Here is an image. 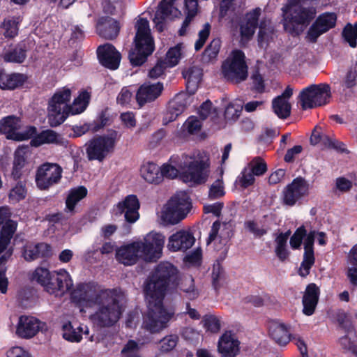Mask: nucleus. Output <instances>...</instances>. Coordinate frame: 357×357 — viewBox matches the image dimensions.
<instances>
[{"instance_id": "nucleus-1", "label": "nucleus", "mask_w": 357, "mask_h": 357, "mask_svg": "<svg viewBox=\"0 0 357 357\" xmlns=\"http://www.w3.org/2000/svg\"><path fill=\"white\" fill-rule=\"evenodd\" d=\"M176 268L169 262H162L144 283L146 312L143 327L151 333H158L167 326L174 313L165 307L162 301L167 286L176 280Z\"/></svg>"}, {"instance_id": "nucleus-2", "label": "nucleus", "mask_w": 357, "mask_h": 357, "mask_svg": "<svg viewBox=\"0 0 357 357\" xmlns=\"http://www.w3.org/2000/svg\"><path fill=\"white\" fill-rule=\"evenodd\" d=\"M165 236L160 232L151 231L143 240L123 245L116 251V259L126 266L135 264L137 260L152 262L160 258Z\"/></svg>"}, {"instance_id": "nucleus-3", "label": "nucleus", "mask_w": 357, "mask_h": 357, "mask_svg": "<svg viewBox=\"0 0 357 357\" xmlns=\"http://www.w3.org/2000/svg\"><path fill=\"white\" fill-rule=\"evenodd\" d=\"M125 296L120 289H108L96 298L95 312L91 314V322L99 327H111L121 318L124 311Z\"/></svg>"}, {"instance_id": "nucleus-4", "label": "nucleus", "mask_w": 357, "mask_h": 357, "mask_svg": "<svg viewBox=\"0 0 357 357\" xmlns=\"http://www.w3.org/2000/svg\"><path fill=\"white\" fill-rule=\"evenodd\" d=\"M30 279L54 297H61L73 287V280L65 268L51 271L45 266H37L32 271Z\"/></svg>"}, {"instance_id": "nucleus-5", "label": "nucleus", "mask_w": 357, "mask_h": 357, "mask_svg": "<svg viewBox=\"0 0 357 357\" xmlns=\"http://www.w3.org/2000/svg\"><path fill=\"white\" fill-rule=\"evenodd\" d=\"M209 155L204 151H195L190 155L181 156L178 167L181 178L190 186L206 182L209 177Z\"/></svg>"}, {"instance_id": "nucleus-6", "label": "nucleus", "mask_w": 357, "mask_h": 357, "mask_svg": "<svg viewBox=\"0 0 357 357\" xmlns=\"http://www.w3.org/2000/svg\"><path fill=\"white\" fill-rule=\"evenodd\" d=\"M10 211L7 206L0 207V225H2L0 236V291L5 294L7 290L8 281L3 267L13 255V248L10 246V240L16 231L17 224L10 219Z\"/></svg>"}, {"instance_id": "nucleus-7", "label": "nucleus", "mask_w": 357, "mask_h": 357, "mask_svg": "<svg viewBox=\"0 0 357 357\" xmlns=\"http://www.w3.org/2000/svg\"><path fill=\"white\" fill-rule=\"evenodd\" d=\"M306 0H288L282 8L284 30L289 33H299L315 15L313 7L305 8Z\"/></svg>"}, {"instance_id": "nucleus-8", "label": "nucleus", "mask_w": 357, "mask_h": 357, "mask_svg": "<svg viewBox=\"0 0 357 357\" xmlns=\"http://www.w3.org/2000/svg\"><path fill=\"white\" fill-rule=\"evenodd\" d=\"M135 48L129 54L131 64L139 66L143 64L147 56L154 51V41L151 36L149 21L144 18L137 20Z\"/></svg>"}, {"instance_id": "nucleus-9", "label": "nucleus", "mask_w": 357, "mask_h": 357, "mask_svg": "<svg viewBox=\"0 0 357 357\" xmlns=\"http://www.w3.org/2000/svg\"><path fill=\"white\" fill-rule=\"evenodd\" d=\"M190 207L188 194L178 192L156 213L158 222L164 226L179 223L189 213Z\"/></svg>"}, {"instance_id": "nucleus-10", "label": "nucleus", "mask_w": 357, "mask_h": 357, "mask_svg": "<svg viewBox=\"0 0 357 357\" xmlns=\"http://www.w3.org/2000/svg\"><path fill=\"white\" fill-rule=\"evenodd\" d=\"M75 86L67 85L57 89L52 96L47 107V117L51 126H57L63 123L69 111V102Z\"/></svg>"}, {"instance_id": "nucleus-11", "label": "nucleus", "mask_w": 357, "mask_h": 357, "mask_svg": "<svg viewBox=\"0 0 357 357\" xmlns=\"http://www.w3.org/2000/svg\"><path fill=\"white\" fill-rule=\"evenodd\" d=\"M119 135L114 130L105 135L91 139L86 146V153L89 160L102 161L114 151L115 144Z\"/></svg>"}, {"instance_id": "nucleus-12", "label": "nucleus", "mask_w": 357, "mask_h": 357, "mask_svg": "<svg viewBox=\"0 0 357 357\" xmlns=\"http://www.w3.org/2000/svg\"><path fill=\"white\" fill-rule=\"evenodd\" d=\"M222 74L227 80L239 83L248 77V66L243 52L236 50L222 63Z\"/></svg>"}, {"instance_id": "nucleus-13", "label": "nucleus", "mask_w": 357, "mask_h": 357, "mask_svg": "<svg viewBox=\"0 0 357 357\" xmlns=\"http://www.w3.org/2000/svg\"><path fill=\"white\" fill-rule=\"evenodd\" d=\"M331 89L327 84L311 85L300 93L301 106L303 109H310L328 104Z\"/></svg>"}, {"instance_id": "nucleus-14", "label": "nucleus", "mask_w": 357, "mask_h": 357, "mask_svg": "<svg viewBox=\"0 0 357 357\" xmlns=\"http://www.w3.org/2000/svg\"><path fill=\"white\" fill-rule=\"evenodd\" d=\"M63 169L56 163L45 162L38 167L35 182L40 190H47L61 181Z\"/></svg>"}, {"instance_id": "nucleus-15", "label": "nucleus", "mask_w": 357, "mask_h": 357, "mask_svg": "<svg viewBox=\"0 0 357 357\" xmlns=\"http://www.w3.org/2000/svg\"><path fill=\"white\" fill-rule=\"evenodd\" d=\"M108 289L93 282L79 283L70 293L71 299L80 306L92 307L100 294Z\"/></svg>"}, {"instance_id": "nucleus-16", "label": "nucleus", "mask_w": 357, "mask_h": 357, "mask_svg": "<svg viewBox=\"0 0 357 357\" xmlns=\"http://www.w3.org/2000/svg\"><path fill=\"white\" fill-rule=\"evenodd\" d=\"M317 239L319 245L324 246L327 243V238L324 232L310 231L304 240L303 260L299 268V275L305 277L309 275L310 268L314 265V242Z\"/></svg>"}, {"instance_id": "nucleus-17", "label": "nucleus", "mask_w": 357, "mask_h": 357, "mask_svg": "<svg viewBox=\"0 0 357 357\" xmlns=\"http://www.w3.org/2000/svg\"><path fill=\"white\" fill-rule=\"evenodd\" d=\"M20 126L19 118L9 116L0 121V132L6 135V138L15 141L31 139L36 135V130L34 126H29L25 130L19 131L17 130Z\"/></svg>"}, {"instance_id": "nucleus-18", "label": "nucleus", "mask_w": 357, "mask_h": 357, "mask_svg": "<svg viewBox=\"0 0 357 357\" xmlns=\"http://www.w3.org/2000/svg\"><path fill=\"white\" fill-rule=\"evenodd\" d=\"M220 228V223L218 221H215L212 228H211V231L209 233V236L208 239V244L211 243L212 242H214L216 243L217 242L220 243L221 246H222V251L220 252V257L218 258V261L214 264L213 268V273H212V278L214 286L218 287L220 284L221 280L224 279L225 273L224 270L222 268L220 260L223 261L227 255V248H225V245L227 243V239L228 238V236H218V231Z\"/></svg>"}, {"instance_id": "nucleus-19", "label": "nucleus", "mask_w": 357, "mask_h": 357, "mask_svg": "<svg viewBox=\"0 0 357 357\" xmlns=\"http://www.w3.org/2000/svg\"><path fill=\"white\" fill-rule=\"evenodd\" d=\"M309 193V184L303 178H296L284 190V203L294 206L296 202L307 196Z\"/></svg>"}, {"instance_id": "nucleus-20", "label": "nucleus", "mask_w": 357, "mask_h": 357, "mask_svg": "<svg viewBox=\"0 0 357 357\" xmlns=\"http://www.w3.org/2000/svg\"><path fill=\"white\" fill-rule=\"evenodd\" d=\"M139 203L135 195L127 196L124 200L117 203L114 207V213L116 215L124 213L125 219L130 223H134L139 220Z\"/></svg>"}, {"instance_id": "nucleus-21", "label": "nucleus", "mask_w": 357, "mask_h": 357, "mask_svg": "<svg viewBox=\"0 0 357 357\" xmlns=\"http://www.w3.org/2000/svg\"><path fill=\"white\" fill-rule=\"evenodd\" d=\"M22 257L31 262L40 258H47L52 255L51 245L45 243H26L22 248Z\"/></svg>"}, {"instance_id": "nucleus-22", "label": "nucleus", "mask_w": 357, "mask_h": 357, "mask_svg": "<svg viewBox=\"0 0 357 357\" xmlns=\"http://www.w3.org/2000/svg\"><path fill=\"white\" fill-rule=\"evenodd\" d=\"M43 323L30 316H21L17 323L16 335L24 339H30L41 330Z\"/></svg>"}, {"instance_id": "nucleus-23", "label": "nucleus", "mask_w": 357, "mask_h": 357, "mask_svg": "<svg viewBox=\"0 0 357 357\" xmlns=\"http://www.w3.org/2000/svg\"><path fill=\"white\" fill-rule=\"evenodd\" d=\"M336 15L332 13L321 14L310 26L308 31V37L311 40H315L321 34L335 26Z\"/></svg>"}, {"instance_id": "nucleus-24", "label": "nucleus", "mask_w": 357, "mask_h": 357, "mask_svg": "<svg viewBox=\"0 0 357 357\" xmlns=\"http://www.w3.org/2000/svg\"><path fill=\"white\" fill-rule=\"evenodd\" d=\"M191 95L186 93H181L171 100L169 103L168 112L165 114L164 119L165 123L174 121L179 114L184 112L187 105L191 102Z\"/></svg>"}, {"instance_id": "nucleus-25", "label": "nucleus", "mask_w": 357, "mask_h": 357, "mask_svg": "<svg viewBox=\"0 0 357 357\" xmlns=\"http://www.w3.org/2000/svg\"><path fill=\"white\" fill-rule=\"evenodd\" d=\"M97 57L101 65L107 68L114 70L119 66L120 53L109 44L100 45L97 49Z\"/></svg>"}, {"instance_id": "nucleus-26", "label": "nucleus", "mask_w": 357, "mask_h": 357, "mask_svg": "<svg viewBox=\"0 0 357 357\" xmlns=\"http://www.w3.org/2000/svg\"><path fill=\"white\" fill-rule=\"evenodd\" d=\"M174 1L175 0H162L156 10L153 22L156 29L160 32L164 30L165 20L179 13L178 10L174 6Z\"/></svg>"}, {"instance_id": "nucleus-27", "label": "nucleus", "mask_w": 357, "mask_h": 357, "mask_svg": "<svg viewBox=\"0 0 357 357\" xmlns=\"http://www.w3.org/2000/svg\"><path fill=\"white\" fill-rule=\"evenodd\" d=\"M218 351L222 357H235L239 352V341L231 332L226 331L219 338Z\"/></svg>"}, {"instance_id": "nucleus-28", "label": "nucleus", "mask_w": 357, "mask_h": 357, "mask_svg": "<svg viewBox=\"0 0 357 357\" xmlns=\"http://www.w3.org/2000/svg\"><path fill=\"white\" fill-rule=\"evenodd\" d=\"M195 237L190 232L185 230H180L169 238L167 248L169 250L185 251L193 246Z\"/></svg>"}, {"instance_id": "nucleus-29", "label": "nucleus", "mask_w": 357, "mask_h": 357, "mask_svg": "<svg viewBox=\"0 0 357 357\" xmlns=\"http://www.w3.org/2000/svg\"><path fill=\"white\" fill-rule=\"evenodd\" d=\"M260 12V8H255L245 14L244 20L240 25L241 40H249L253 36Z\"/></svg>"}, {"instance_id": "nucleus-30", "label": "nucleus", "mask_w": 357, "mask_h": 357, "mask_svg": "<svg viewBox=\"0 0 357 357\" xmlns=\"http://www.w3.org/2000/svg\"><path fill=\"white\" fill-rule=\"evenodd\" d=\"M162 91V84L160 82L155 84H144L139 87L136 93V100L140 106L155 100Z\"/></svg>"}, {"instance_id": "nucleus-31", "label": "nucleus", "mask_w": 357, "mask_h": 357, "mask_svg": "<svg viewBox=\"0 0 357 357\" xmlns=\"http://www.w3.org/2000/svg\"><path fill=\"white\" fill-rule=\"evenodd\" d=\"M291 326L283 322H273L269 326V335L279 345L284 346L289 344L291 336Z\"/></svg>"}, {"instance_id": "nucleus-32", "label": "nucleus", "mask_w": 357, "mask_h": 357, "mask_svg": "<svg viewBox=\"0 0 357 357\" xmlns=\"http://www.w3.org/2000/svg\"><path fill=\"white\" fill-rule=\"evenodd\" d=\"M319 296V289L314 283L308 284L304 291L303 297V314L307 316L312 315L317 306Z\"/></svg>"}, {"instance_id": "nucleus-33", "label": "nucleus", "mask_w": 357, "mask_h": 357, "mask_svg": "<svg viewBox=\"0 0 357 357\" xmlns=\"http://www.w3.org/2000/svg\"><path fill=\"white\" fill-rule=\"evenodd\" d=\"M62 337L70 342L78 343L82 338V335H88L89 329L86 326L80 325L75 327L70 322H64L61 326Z\"/></svg>"}, {"instance_id": "nucleus-34", "label": "nucleus", "mask_w": 357, "mask_h": 357, "mask_svg": "<svg viewBox=\"0 0 357 357\" xmlns=\"http://www.w3.org/2000/svg\"><path fill=\"white\" fill-rule=\"evenodd\" d=\"M97 32L105 39L112 40L119 33L120 26L113 18H101L96 26Z\"/></svg>"}, {"instance_id": "nucleus-35", "label": "nucleus", "mask_w": 357, "mask_h": 357, "mask_svg": "<svg viewBox=\"0 0 357 357\" xmlns=\"http://www.w3.org/2000/svg\"><path fill=\"white\" fill-rule=\"evenodd\" d=\"M140 176L142 179L151 184H159L162 182L160 168L156 164L151 162L141 165Z\"/></svg>"}, {"instance_id": "nucleus-36", "label": "nucleus", "mask_w": 357, "mask_h": 357, "mask_svg": "<svg viewBox=\"0 0 357 357\" xmlns=\"http://www.w3.org/2000/svg\"><path fill=\"white\" fill-rule=\"evenodd\" d=\"M310 143L317 145L320 144L323 148H333L340 151H344V144L339 141L330 138L328 135L321 133L315 128L310 137Z\"/></svg>"}, {"instance_id": "nucleus-37", "label": "nucleus", "mask_w": 357, "mask_h": 357, "mask_svg": "<svg viewBox=\"0 0 357 357\" xmlns=\"http://www.w3.org/2000/svg\"><path fill=\"white\" fill-rule=\"evenodd\" d=\"M29 150L24 146L18 148L15 152L14 162H13L12 176L15 179H19L22 174V169L24 168L29 158Z\"/></svg>"}, {"instance_id": "nucleus-38", "label": "nucleus", "mask_w": 357, "mask_h": 357, "mask_svg": "<svg viewBox=\"0 0 357 357\" xmlns=\"http://www.w3.org/2000/svg\"><path fill=\"white\" fill-rule=\"evenodd\" d=\"M183 75L186 81V90L190 94H194L203 75L202 70L197 66H190L184 70Z\"/></svg>"}, {"instance_id": "nucleus-39", "label": "nucleus", "mask_w": 357, "mask_h": 357, "mask_svg": "<svg viewBox=\"0 0 357 357\" xmlns=\"http://www.w3.org/2000/svg\"><path fill=\"white\" fill-rule=\"evenodd\" d=\"M61 135L52 130H46L36 135L31 141L32 146L38 147L45 144H63Z\"/></svg>"}, {"instance_id": "nucleus-40", "label": "nucleus", "mask_w": 357, "mask_h": 357, "mask_svg": "<svg viewBox=\"0 0 357 357\" xmlns=\"http://www.w3.org/2000/svg\"><path fill=\"white\" fill-rule=\"evenodd\" d=\"M23 74H6L0 70V88L2 89H15L20 87L26 81Z\"/></svg>"}, {"instance_id": "nucleus-41", "label": "nucleus", "mask_w": 357, "mask_h": 357, "mask_svg": "<svg viewBox=\"0 0 357 357\" xmlns=\"http://www.w3.org/2000/svg\"><path fill=\"white\" fill-rule=\"evenodd\" d=\"M90 98V92L86 90L79 91L78 96L75 98L73 103L69 105L70 110L67 111V116L70 114L75 115L84 112L89 104Z\"/></svg>"}, {"instance_id": "nucleus-42", "label": "nucleus", "mask_w": 357, "mask_h": 357, "mask_svg": "<svg viewBox=\"0 0 357 357\" xmlns=\"http://www.w3.org/2000/svg\"><path fill=\"white\" fill-rule=\"evenodd\" d=\"M87 195V190L84 186H79L69 191L66 199V211L73 212L75 207Z\"/></svg>"}, {"instance_id": "nucleus-43", "label": "nucleus", "mask_w": 357, "mask_h": 357, "mask_svg": "<svg viewBox=\"0 0 357 357\" xmlns=\"http://www.w3.org/2000/svg\"><path fill=\"white\" fill-rule=\"evenodd\" d=\"M179 289L184 298L193 301L199 296V289L195 285L194 279L191 276H186L181 280Z\"/></svg>"}, {"instance_id": "nucleus-44", "label": "nucleus", "mask_w": 357, "mask_h": 357, "mask_svg": "<svg viewBox=\"0 0 357 357\" xmlns=\"http://www.w3.org/2000/svg\"><path fill=\"white\" fill-rule=\"evenodd\" d=\"M185 18L179 30L181 36L185 35L187 27L197 13V0H185Z\"/></svg>"}, {"instance_id": "nucleus-45", "label": "nucleus", "mask_w": 357, "mask_h": 357, "mask_svg": "<svg viewBox=\"0 0 357 357\" xmlns=\"http://www.w3.org/2000/svg\"><path fill=\"white\" fill-rule=\"evenodd\" d=\"M185 46L183 43H179L169 49L166 53L163 62H165L166 66L174 67L177 66L181 58L183 56Z\"/></svg>"}, {"instance_id": "nucleus-46", "label": "nucleus", "mask_w": 357, "mask_h": 357, "mask_svg": "<svg viewBox=\"0 0 357 357\" xmlns=\"http://www.w3.org/2000/svg\"><path fill=\"white\" fill-rule=\"evenodd\" d=\"M289 236V232H285L280 233L275 238V253L280 261H284L289 257V252L286 245Z\"/></svg>"}, {"instance_id": "nucleus-47", "label": "nucleus", "mask_w": 357, "mask_h": 357, "mask_svg": "<svg viewBox=\"0 0 357 357\" xmlns=\"http://www.w3.org/2000/svg\"><path fill=\"white\" fill-rule=\"evenodd\" d=\"M181 161V157L173 156L169 162L161 166L160 172L162 174V180L164 178H174L178 175V164Z\"/></svg>"}, {"instance_id": "nucleus-48", "label": "nucleus", "mask_w": 357, "mask_h": 357, "mask_svg": "<svg viewBox=\"0 0 357 357\" xmlns=\"http://www.w3.org/2000/svg\"><path fill=\"white\" fill-rule=\"evenodd\" d=\"M243 109V101L242 100H235L231 101L225 109V116L228 121L237 120Z\"/></svg>"}, {"instance_id": "nucleus-49", "label": "nucleus", "mask_w": 357, "mask_h": 357, "mask_svg": "<svg viewBox=\"0 0 357 357\" xmlns=\"http://www.w3.org/2000/svg\"><path fill=\"white\" fill-rule=\"evenodd\" d=\"M273 109L277 116L285 119L290 114L291 106L288 100L275 98L273 101Z\"/></svg>"}, {"instance_id": "nucleus-50", "label": "nucleus", "mask_w": 357, "mask_h": 357, "mask_svg": "<svg viewBox=\"0 0 357 357\" xmlns=\"http://www.w3.org/2000/svg\"><path fill=\"white\" fill-rule=\"evenodd\" d=\"M244 169H249V171L254 173L256 176H260L266 172V164L263 158L255 157L250 160Z\"/></svg>"}, {"instance_id": "nucleus-51", "label": "nucleus", "mask_w": 357, "mask_h": 357, "mask_svg": "<svg viewBox=\"0 0 357 357\" xmlns=\"http://www.w3.org/2000/svg\"><path fill=\"white\" fill-rule=\"evenodd\" d=\"M223 168L220 169V178H218L213 182L212 185L210 186L208 196L211 199H219L225 195V186L223 181L222 180V175L223 174Z\"/></svg>"}, {"instance_id": "nucleus-52", "label": "nucleus", "mask_w": 357, "mask_h": 357, "mask_svg": "<svg viewBox=\"0 0 357 357\" xmlns=\"http://www.w3.org/2000/svg\"><path fill=\"white\" fill-rule=\"evenodd\" d=\"M25 58V51L22 48L10 49L3 54V59L6 62L22 63Z\"/></svg>"}, {"instance_id": "nucleus-53", "label": "nucleus", "mask_w": 357, "mask_h": 357, "mask_svg": "<svg viewBox=\"0 0 357 357\" xmlns=\"http://www.w3.org/2000/svg\"><path fill=\"white\" fill-rule=\"evenodd\" d=\"M268 23V22L263 21L259 24V43L261 47H264L270 40L273 39V31L271 27L267 26Z\"/></svg>"}, {"instance_id": "nucleus-54", "label": "nucleus", "mask_w": 357, "mask_h": 357, "mask_svg": "<svg viewBox=\"0 0 357 357\" xmlns=\"http://www.w3.org/2000/svg\"><path fill=\"white\" fill-rule=\"evenodd\" d=\"M26 190L22 182H19L11 188L9 193L10 202L13 204L19 203L22 199H25Z\"/></svg>"}, {"instance_id": "nucleus-55", "label": "nucleus", "mask_w": 357, "mask_h": 357, "mask_svg": "<svg viewBox=\"0 0 357 357\" xmlns=\"http://www.w3.org/2000/svg\"><path fill=\"white\" fill-rule=\"evenodd\" d=\"M254 173L250 172L249 169L243 168V171L240 173L237 179H236V183L243 188H246L252 185L255 183Z\"/></svg>"}, {"instance_id": "nucleus-56", "label": "nucleus", "mask_w": 357, "mask_h": 357, "mask_svg": "<svg viewBox=\"0 0 357 357\" xmlns=\"http://www.w3.org/2000/svg\"><path fill=\"white\" fill-rule=\"evenodd\" d=\"M199 117L202 118V119L209 118L212 121H214L218 116L216 109L213 107V104H211L209 100H206L201 105L199 109Z\"/></svg>"}, {"instance_id": "nucleus-57", "label": "nucleus", "mask_w": 357, "mask_h": 357, "mask_svg": "<svg viewBox=\"0 0 357 357\" xmlns=\"http://www.w3.org/2000/svg\"><path fill=\"white\" fill-rule=\"evenodd\" d=\"M307 235V234L303 226L296 229L293 236L290 237L289 245L291 248L293 250L300 249L301 243L305 240Z\"/></svg>"}, {"instance_id": "nucleus-58", "label": "nucleus", "mask_w": 357, "mask_h": 357, "mask_svg": "<svg viewBox=\"0 0 357 357\" xmlns=\"http://www.w3.org/2000/svg\"><path fill=\"white\" fill-rule=\"evenodd\" d=\"M3 33L6 37L13 38L17 35L19 26L15 18H7L2 23Z\"/></svg>"}, {"instance_id": "nucleus-59", "label": "nucleus", "mask_w": 357, "mask_h": 357, "mask_svg": "<svg viewBox=\"0 0 357 357\" xmlns=\"http://www.w3.org/2000/svg\"><path fill=\"white\" fill-rule=\"evenodd\" d=\"M344 86L347 88H352L357 84V63L355 62L351 65L346 72L344 78Z\"/></svg>"}, {"instance_id": "nucleus-60", "label": "nucleus", "mask_w": 357, "mask_h": 357, "mask_svg": "<svg viewBox=\"0 0 357 357\" xmlns=\"http://www.w3.org/2000/svg\"><path fill=\"white\" fill-rule=\"evenodd\" d=\"M342 34L344 40L349 43L350 47L354 48L356 45L357 24H355L354 26L350 24H347L344 28Z\"/></svg>"}, {"instance_id": "nucleus-61", "label": "nucleus", "mask_w": 357, "mask_h": 357, "mask_svg": "<svg viewBox=\"0 0 357 357\" xmlns=\"http://www.w3.org/2000/svg\"><path fill=\"white\" fill-rule=\"evenodd\" d=\"M202 323L206 331H210L213 333L220 331V320L213 315L205 316L202 320Z\"/></svg>"}, {"instance_id": "nucleus-62", "label": "nucleus", "mask_w": 357, "mask_h": 357, "mask_svg": "<svg viewBox=\"0 0 357 357\" xmlns=\"http://www.w3.org/2000/svg\"><path fill=\"white\" fill-rule=\"evenodd\" d=\"M220 48V41L219 39H215L211 42L210 45L205 49L204 58L206 61L213 60L218 54Z\"/></svg>"}, {"instance_id": "nucleus-63", "label": "nucleus", "mask_w": 357, "mask_h": 357, "mask_svg": "<svg viewBox=\"0 0 357 357\" xmlns=\"http://www.w3.org/2000/svg\"><path fill=\"white\" fill-rule=\"evenodd\" d=\"M139 345L134 340H129L121 350V357H140Z\"/></svg>"}, {"instance_id": "nucleus-64", "label": "nucleus", "mask_w": 357, "mask_h": 357, "mask_svg": "<svg viewBox=\"0 0 357 357\" xmlns=\"http://www.w3.org/2000/svg\"><path fill=\"white\" fill-rule=\"evenodd\" d=\"M201 128V123L195 116H190L186 120L183 126V130L190 135L198 132Z\"/></svg>"}]
</instances>
